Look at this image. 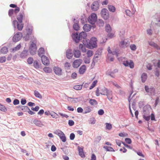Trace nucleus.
<instances>
[{"label": "nucleus", "instance_id": "nucleus-18", "mask_svg": "<svg viewBox=\"0 0 160 160\" xmlns=\"http://www.w3.org/2000/svg\"><path fill=\"white\" fill-rule=\"evenodd\" d=\"M145 89L148 93H152L154 92L155 89L153 87L149 88L148 86H145Z\"/></svg>", "mask_w": 160, "mask_h": 160}, {"label": "nucleus", "instance_id": "nucleus-33", "mask_svg": "<svg viewBox=\"0 0 160 160\" xmlns=\"http://www.w3.org/2000/svg\"><path fill=\"white\" fill-rule=\"evenodd\" d=\"M149 44L150 46L156 48L157 49H159V46L156 44L154 42H149Z\"/></svg>", "mask_w": 160, "mask_h": 160}, {"label": "nucleus", "instance_id": "nucleus-28", "mask_svg": "<svg viewBox=\"0 0 160 160\" xmlns=\"http://www.w3.org/2000/svg\"><path fill=\"white\" fill-rule=\"evenodd\" d=\"M141 78L142 82H144L147 78V74L145 73H143L141 75Z\"/></svg>", "mask_w": 160, "mask_h": 160}, {"label": "nucleus", "instance_id": "nucleus-25", "mask_svg": "<svg viewBox=\"0 0 160 160\" xmlns=\"http://www.w3.org/2000/svg\"><path fill=\"white\" fill-rule=\"evenodd\" d=\"M23 13H20L17 17V18L20 23H22V21Z\"/></svg>", "mask_w": 160, "mask_h": 160}, {"label": "nucleus", "instance_id": "nucleus-24", "mask_svg": "<svg viewBox=\"0 0 160 160\" xmlns=\"http://www.w3.org/2000/svg\"><path fill=\"white\" fill-rule=\"evenodd\" d=\"M91 26L89 24H86L83 27V30L86 32H88L91 30Z\"/></svg>", "mask_w": 160, "mask_h": 160}, {"label": "nucleus", "instance_id": "nucleus-26", "mask_svg": "<svg viewBox=\"0 0 160 160\" xmlns=\"http://www.w3.org/2000/svg\"><path fill=\"white\" fill-rule=\"evenodd\" d=\"M108 9L111 12H114L116 11V8L114 6L112 5H108Z\"/></svg>", "mask_w": 160, "mask_h": 160}, {"label": "nucleus", "instance_id": "nucleus-44", "mask_svg": "<svg viewBox=\"0 0 160 160\" xmlns=\"http://www.w3.org/2000/svg\"><path fill=\"white\" fill-rule=\"evenodd\" d=\"M34 95L38 98H42V95L38 91H34Z\"/></svg>", "mask_w": 160, "mask_h": 160}, {"label": "nucleus", "instance_id": "nucleus-63", "mask_svg": "<svg viewBox=\"0 0 160 160\" xmlns=\"http://www.w3.org/2000/svg\"><path fill=\"white\" fill-rule=\"evenodd\" d=\"M75 137V134L73 133H71L70 135V138L71 140L74 139Z\"/></svg>", "mask_w": 160, "mask_h": 160}, {"label": "nucleus", "instance_id": "nucleus-37", "mask_svg": "<svg viewBox=\"0 0 160 160\" xmlns=\"http://www.w3.org/2000/svg\"><path fill=\"white\" fill-rule=\"evenodd\" d=\"M108 51L109 53H112L113 55H115L117 57L118 56V53H117V52L116 51L112 52L110 50V47H108Z\"/></svg>", "mask_w": 160, "mask_h": 160}, {"label": "nucleus", "instance_id": "nucleus-5", "mask_svg": "<svg viewBox=\"0 0 160 160\" xmlns=\"http://www.w3.org/2000/svg\"><path fill=\"white\" fill-rule=\"evenodd\" d=\"M55 133L60 138L62 141L65 142L66 141V138L64 133L61 131L58 130H57Z\"/></svg>", "mask_w": 160, "mask_h": 160}, {"label": "nucleus", "instance_id": "nucleus-9", "mask_svg": "<svg viewBox=\"0 0 160 160\" xmlns=\"http://www.w3.org/2000/svg\"><path fill=\"white\" fill-rule=\"evenodd\" d=\"M22 36V33L21 32L17 33L13 36L12 40L14 42H17L21 39Z\"/></svg>", "mask_w": 160, "mask_h": 160}, {"label": "nucleus", "instance_id": "nucleus-12", "mask_svg": "<svg viewBox=\"0 0 160 160\" xmlns=\"http://www.w3.org/2000/svg\"><path fill=\"white\" fill-rule=\"evenodd\" d=\"M147 108L146 107H144L143 108V111L144 113V115H143V118H144L146 121H148L150 119V116H147L146 115L148 114H149V113H148V110L147 111Z\"/></svg>", "mask_w": 160, "mask_h": 160}, {"label": "nucleus", "instance_id": "nucleus-15", "mask_svg": "<svg viewBox=\"0 0 160 160\" xmlns=\"http://www.w3.org/2000/svg\"><path fill=\"white\" fill-rule=\"evenodd\" d=\"M53 71L56 74L61 75L62 73V69L58 67H54L53 68Z\"/></svg>", "mask_w": 160, "mask_h": 160}, {"label": "nucleus", "instance_id": "nucleus-49", "mask_svg": "<svg viewBox=\"0 0 160 160\" xmlns=\"http://www.w3.org/2000/svg\"><path fill=\"white\" fill-rule=\"evenodd\" d=\"M21 108L24 112L28 111V109H29V108L27 106H22Z\"/></svg>", "mask_w": 160, "mask_h": 160}, {"label": "nucleus", "instance_id": "nucleus-47", "mask_svg": "<svg viewBox=\"0 0 160 160\" xmlns=\"http://www.w3.org/2000/svg\"><path fill=\"white\" fill-rule=\"evenodd\" d=\"M21 48V45L20 44L18 45L16 47L13 48L12 49V51L13 52H15L19 50Z\"/></svg>", "mask_w": 160, "mask_h": 160}, {"label": "nucleus", "instance_id": "nucleus-61", "mask_svg": "<svg viewBox=\"0 0 160 160\" xmlns=\"http://www.w3.org/2000/svg\"><path fill=\"white\" fill-rule=\"evenodd\" d=\"M104 113V111L102 109H100L98 112V114L100 115H102Z\"/></svg>", "mask_w": 160, "mask_h": 160}, {"label": "nucleus", "instance_id": "nucleus-10", "mask_svg": "<svg viewBox=\"0 0 160 160\" xmlns=\"http://www.w3.org/2000/svg\"><path fill=\"white\" fill-rule=\"evenodd\" d=\"M88 40H83V44H80L79 45V48L81 50L82 52H86V49L85 48L86 45L87 44V42Z\"/></svg>", "mask_w": 160, "mask_h": 160}, {"label": "nucleus", "instance_id": "nucleus-40", "mask_svg": "<svg viewBox=\"0 0 160 160\" xmlns=\"http://www.w3.org/2000/svg\"><path fill=\"white\" fill-rule=\"evenodd\" d=\"M8 51V49L7 47H4L2 48L1 52L2 53L5 54Z\"/></svg>", "mask_w": 160, "mask_h": 160}, {"label": "nucleus", "instance_id": "nucleus-43", "mask_svg": "<svg viewBox=\"0 0 160 160\" xmlns=\"http://www.w3.org/2000/svg\"><path fill=\"white\" fill-rule=\"evenodd\" d=\"M82 85H76L74 86L73 88L76 90H81L82 88Z\"/></svg>", "mask_w": 160, "mask_h": 160}, {"label": "nucleus", "instance_id": "nucleus-58", "mask_svg": "<svg viewBox=\"0 0 160 160\" xmlns=\"http://www.w3.org/2000/svg\"><path fill=\"white\" fill-rule=\"evenodd\" d=\"M39 109V107L38 106H36L35 108L32 107L31 108V110L35 111H38Z\"/></svg>", "mask_w": 160, "mask_h": 160}, {"label": "nucleus", "instance_id": "nucleus-6", "mask_svg": "<svg viewBox=\"0 0 160 160\" xmlns=\"http://www.w3.org/2000/svg\"><path fill=\"white\" fill-rule=\"evenodd\" d=\"M129 44V41L128 39H124L120 42L119 45L121 48H125L128 47Z\"/></svg>", "mask_w": 160, "mask_h": 160}, {"label": "nucleus", "instance_id": "nucleus-59", "mask_svg": "<svg viewBox=\"0 0 160 160\" xmlns=\"http://www.w3.org/2000/svg\"><path fill=\"white\" fill-rule=\"evenodd\" d=\"M70 98L72 99L71 100V101L72 103L76 102H77L78 98Z\"/></svg>", "mask_w": 160, "mask_h": 160}, {"label": "nucleus", "instance_id": "nucleus-57", "mask_svg": "<svg viewBox=\"0 0 160 160\" xmlns=\"http://www.w3.org/2000/svg\"><path fill=\"white\" fill-rule=\"evenodd\" d=\"M125 141L126 143L128 144H131L132 142L131 139L129 138H127L125 139Z\"/></svg>", "mask_w": 160, "mask_h": 160}, {"label": "nucleus", "instance_id": "nucleus-23", "mask_svg": "<svg viewBox=\"0 0 160 160\" xmlns=\"http://www.w3.org/2000/svg\"><path fill=\"white\" fill-rule=\"evenodd\" d=\"M28 55V51L27 50H23L21 53L20 56L22 58H24Z\"/></svg>", "mask_w": 160, "mask_h": 160}, {"label": "nucleus", "instance_id": "nucleus-8", "mask_svg": "<svg viewBox=\"0 0 160 160\" xmlns=\"http://www.w3.org/2000/svg\"><path fill=\"white\" fill-rule=\"evenodd\" d=\"M123 64L126 67H129L131 68H133L134 67V63L132 60H126L124 61Z\"/></svg>", "mask_w": 160, "mask_h": 160}, {"label": "nucleus", "instance_id": "nucleus-39", "mask_svg": "<svg viewBox=\"0 0 160 160\" xmlns=\"http://www.w3.org/2000/svg\"><path fill=\"white\" fill-rule=\"evenodd\" d=\"M105 30L107 32H110L112 30L109 24H107L105 26Z\"/></svg>", "mask_w": 160, "mask_h": 160}, {"label": "nucleus", "instance_id": "nucleus-48", "mask_svg": "<svg viewBox=\"0 0 160 160\" xmlns=\"http://www.w3.org/2000/svg\"><path fill=\"white\" fill-rule=\"evenodd\" d=\"M106 128L108 130H110L112 128V125L110 123H106L105 124Z\"/></svg>", "mask_w": 160, "mask_h": 160}, {"label": "nucleus", "instance_id": "nucleus-50", "mask_svg": "<svg viewBox=\"0 0 160 160\" xmlns=\"http://www.w3.org/2000/svg\"><path fill=\"white\" fill-rule=\"evenodd\" d=\"M73 28L76 31H78L79 29V26L77 23H75L73 24Z\"/></svg>", "mask_w": 160, "mask_h": 160}, {"label": "nucleus", "instance_id": "nucleus-46", "mask_svg": "<svg viewBox=\"0 0 160 160\" xmlns=\"http://www.w3.org/2000/svg\"><path fill=\"white\" fill-rule=\"evenodd\" d=\"M27 62L29 64H32L33 62V59L32 58L30 57L27 59Z\"/></svg>", "mask_w": 160, "mask_h": 160}, {"label": "nucleus", "instance_id": "nucleus-45", "mask_svg": "<svg viewBox=\"0 0 160 160\" xmlns=\"http://www.w3.org/2000/svg\"><path fill=\"white\" fill-rule=\"evenodd\" d=\"M50 115L53 118H58V115L55 112H53L50 113Z\"/></svg>", "mask_w": 160, "mask_h": 160}, {"label": "nucleus", "instance_id": "nucleus-53", "mask_svg": "<svg viewBox=\"0 0 160 160\" xmlns=\"http://www.w3.org/2000/svg\"><path fill=\"white\" fill-rule=\"evenodd\" d=\"M119 136L121 137H126L128 136V134L125 132H121L119 133Z\"/></svg>", "mask_w": 160, "mask_h": 160}, {"label": "nucleus", "instance_id": "nucleus-4", "mask_svg": "<svg viewBox=\"0 0 160 160\" xmlns=\"http://www.w3.org/2000/svg\"><path fill=\"white\" fill-rule=\"evenodd\" d=\"M97 16L96 14L92 13L88 17V22L92 24H94L97 20Z\"/></svg>", "mask_w": 160, "mask_h": 160}, {"label": "nucleus", "instance_id": "nucleus-16", "mask_svg": "<svg viewBox=\"0 0 160 160\" xmlns=\"http://www.w3.org/2000/svg\"><path fill=\"white\" fill-rule=\"evenodd\" d=\"M72 37L73 39L76 43H78L80 40L79 35L78 33L74 34L72 35Z\"/></svg>", "mask_w": 160, "mask_h": 160}, {"label": "nucleus", "instance_id": "nucleus-38", "mask_svg": "<svg viewBox=\"0 0 160 160\" xmlns=\"http://www.w3.org/2000/svg\"><path fill=\"white\" fill-rule=\"evenodd\" d=\"M44 71L46 73H50L51 72L52 70L50 68L45 67L43 69Z\"/></svg>", "mask_w": 160, "mask_h": 160}, {"label": "nucleus", "instance_id": "nucleus-17", "mask_svg": "<svg viewBox=\"0 0 160 160\" xmlns=\"http://www.w3.org/2000/svg\"><path fill=\"white\" fill-rule=\"evenodd\" d=\"M87 68L85 65H83L80 67L79 70V73L80 74H83L86 72Z\"/></svg>", "mask_w": 160, "mask_h": 160}, {"label": "nucleus", "instance_id": "nucleus-60", "mask_svg": "<svg viewBox=\"0 0 160 160\" xmlns=\"http://www.w3.org/2000/svg\"><path fill=\"white\" fill-rule=\"evenodd\" d=\"M74 122L72 120H69L68 122V125L70 126H72L74 124Z\"/></svg>", "mask_w": 160, "mask_h": 160}, {"label": "nucleus", "instance_id": "nucleus-14", "mask_svg": "<svg viewBox=\"0 0 160 160\" xmlns=\"http://www.w3.org/2000/svg\"><path fill=\"white\" fill-rule=\"evenodd\" d=\"M99 8V4L98 1H95L93 2L91 6V8L92 10L96 11Z\"/></svg>", "mask_w": 160, "mask_h": 160}, {"label": "nucleus", "instance_id": "nucleus-29", "mask_svg": "<svg viewBox=\"0 0 160 160\" xmlns=\"http://www.w3.org/2000/svg\"><path fill=\"white\" fill-rule=\"evenodd\" d=\"M32 27H31L27 30V33L26 36V38L27 37H28L29 35L31 34L32 32Z\"/></svg>", "mask_w": 160, "mask_h": 160}, {"label": "nucleus", "instance_id": "nucleus-22", "mask_svg": "<svg viewBox=\"0 0 160 160\" xmlns=\"http://www.w3.org/2000/svg\"><path fill=\"white\" fill-rule=\"evenodd\" d=\"M45 53L44 49L43 48H40L38 49V54L39 56L41 57L42 56H44L43 55Z\"/></svg>", "mask_w": 160, "mask_h": 160}, {"label": "nucleus", "instance_id": "nucleus-11", "mask_svg": "<svg viewBox=\"0 0 160 160\" xmlns=\"http://www.w3.org/2000/svg\"><path fill=\"white\" fill-rule=\"evenodd\" d=\"M82 60L81 59H78L75 60L72 63V66L74 68H78L81 64Z\"/></svg>", "mask_w": 160, "mask_h": 160}, {"label": "nucleus", "instance_id": "nucleus-21", "mask_svg": "<svg viewBox=\"0 0 160 160\" xmlns=\"http://www.w3.org/2000/svg\"><path fill=\"white\" fill-rule=\"evenodd\" d=\"M73 55L74 57L76 58H79L81 55V52L79 50H74Z\"/></svg>", "mask_w": 160, "mask_h": 160}, {"label": "nucleus", "instance_id": "nucleus-41", "mask_svg": "<svg viewBox=\"0 0 160 160\" xmlns=\"http://www.w3.org/2000/svg\"><path fill=\"white\" fill-rule=\"evenodd\" d=\"M83 61L85 63L88 64L90 62V59L88 57H85L83 58Z\"/></svg>", "mask_w": 160, "mask_h": 160}, {"label": "nucleus", "instance_id": "nucleus-27", "mask_svg": "<svg viewBox=\"0 0 160 160\" xmlns=\"http://www.w3.org/2000/svg\"><path fill=\"white\" fill-rule=\"evenodd\" d=\"M79 35L80 40H81L82 39H85L86 37L87 34L85 32H82L80 33Z\"/></svg>", "mask_w": 160, "mask_h": 160}, {"label": "nucleus", "instance_id": "nucleus-7", "mask_svg": "<svg viewBox=\"0 0 160 160\" xmlns=\"http://www.w3.org/2000/svg\"><path fill=\"white\" fill-rule=\"evenodd\" d=\"M101 15L104 19L107 20L109 18V13L108 11L106 8L102 9L101 12Z\"/></svg>", "mask_w": 160, "mask_h": 160}, {"label": "nucleus", "instance_id": "nucleus-31", "mask_svg": "<svg viewBox=\"0 0 160 160\" xmlns=\"http://www.w3.org/2000/svg\"><path fill=\"white\" fill-rule=\"evenodd\" d=\"M103 148L105 149L107 151H111V152H114L115 151L111 147H109L108 146H104L103 147Z\"/></svg>", "mask_w": 160, "mask_h": 160}, {"label": "nucleus", "instance_id": "nucleus-30", "mask_svg": "<svg viewBox=\"0 0 160 160\" xmlns=\"http://www.w3.org/2000/svg\"><path fill=\"white\" fill-rule=\"evenodd\" d=\"M33 64L34 67L36 69H38L40 67V64L37 60L34 61Z\"/></svg>", "mask_w": 160, "mask_h": 160}, {"label": "nucleus", "instance_id": "nucleus-54", "mask_svg": "<svg viewBox=\"0 0 160 160\" xmlns=\"http://www.w3.org/2000/svg\"><path fill=\"white\" fill-rule=\"evenodd\" d=\"M71 66L70 64L68 62H66L64 64V67L66 69H68Z\"/></svg>", "mask_w": 160, "mask_h": 160}, {"label": "nucleus", "instance_id": "nucleus-3", "mask_svg": "<svg viewBox=\"0 0 160 160\" xmlns=\"http://www.w3.org/2000/svg\"><path fill=\"white\" fill-rule=\"evenodd\" d=\"M100 93L103 95H106L108 99L110 100L112 99V92L108 90L105 87L102 88L100 90Z\"/></svg>", "mask_w": 160, "mask_h": 160}, {"label": "nucleus", "instance_id": "nucleus-2", "mask_svg": "<svg viewBox=\"0 0 160 160\" xmlns=\"http://www.w3.org/2000/svg\"><path fill=\"white\" fill-rule=\"evenodd\" d=\"M97 38L95 37H92L91 38L88 43L87 42L86 47L90 49H92L97 47Z\"/></svg>", "mask_w": 160, "mask_h": 160}, {"label": "nucleus", "instance_id": "nucleus-42", "mask_svg": "<svg viewBox=\"0 0 160 160\" xmlns=\"http://www.w3.org/2000/svg\"><path fill=\"white\" fill-rule=\"evenodd\" d=\"M17 28L19 31H21L23 27V24L22 23L19 24H17Z\"/></svg>", "mask_w": 160, "mask_h": 160}, {"label": "nucleus", "instance_id": "nucleus-51", "mask_svg": "<svg viewBox=\"0 0 160 160\" xmlns=\"http://www.w3.org/2000/svg\"><path fill=\"white\" fill-rule=\"evenodd\" d=\"M7 109L4 106L0 104V110L4 112H5Z\"/></svg>", "mask_w": 160, "mask_h": 160}, {"label": "nucleus", "instance_id": "nucleus-55", "mask_svg": "<svg viewBox=\"0 0 160 160\" xmlns=\"http://www.w3.org/2000/svg\"><path fill=\"white\" fill-rule=\"evenodd\" d=\"M130 47L132 50L135 51L136 49V47L135 44H131Z\"/></svg>", "mask_w": 160, "mask_h": 160}, {"label": "nucleus", "instance_id": "nucleus-62", "mask_svg": "<svg viewBox=\"0 0 160 160\" xmlns=\"http://www.w3.org/2000/svg\"><path fill=\"white\" fill-rule=\"evenodd\" d=\"M19 101L17 99H15L13 102V103L14 105H16L19 104Z\"/></svg>", "mask_w": 160, "mask_h": 160}, {"label": "nucleus", "instance_id": "nucleus-64", "mask_svg": "<svg viewBox=\"0 0 160 160\" xmlns=\"http://www.w3.org/2000/svg\"><path fill=\"white\" fill-rule=\"evenodd\" d=\"M90 160H96V157L94 154H92Z\"/></svg>", "mask_w": 160, "mask_h": 160}, {"label": "nucleus", "instance_id": "nucleus-20", "mask_svg": "<svg viewBox=\"0 0 160 160\" xmlns=\"http://www.w3.org/2000/svg\"><path fill=\"white\" fill-rule=\"evenodd\" d=\"M73 54L72 52V50L70 49L68 50L66 52V56L67 58L68 59H70L72 58Z\"/></svg>", "mask_w": 160, "mask_h": 160}, {"label": "nucleus", "instance_id": "nucleus-1", "mask_svg": "<svg viewBox=\"0 0 160 160\" xmlns=\"http://www.w3.org/2000/svg\"><path fill=\"white\" fill-rule=\"evenodd\" d=\"M34 39L33 41L30 42V44L29 47V50L30 53L32 55H34L36 53L37 47L36 46V39L33 36Z\"/></svg>", "mask_w": 160, "mask_h": 160}, {"label": "nucleus", "instance_id": "nucleus-35", "mask_svg": "<svg viewBox=\"0 0 160 160\" xmlns=\"http://www.w3.org/2000/svg\"><path fill=\"white\" fill-rule=\"evenodd\" d=\"M84 113H87L89 112H90L91 111V109L89 107H85L84 108Z\"/></svg>", "mask_w": 160, "mask_h": 160}, {"label": "nucleus", "instance_id": "nucleus-34", "mask_svg": "<svg viewBox=\"0 0 160 160\" xmlns=\"http://www.w3.org/2000/svg\"><path fill=\"white\" fill-rule=\"evenodd\" d=\"M89 102L92 105H97L98 104V102L96 100L93 99H90L89 100Z\"/></svg>", "mask_w": 160, "mask_h": 160}, {"label": "nucleus", "instance_id": "nucleus-32", "mask_svg": "<svg viewBox=\"0 0 160 160\" xmlns=\"http://www.w3.org/2000/svg\"><path fill=\"white\" fill-rule=\"evenodd\" d=\"M99 27H102L104 25V22L102 20L99 19L97 23Z\"/></svg>", "mask_w": 160, "mask_h": 160}, {"label": "nucleus", "instance_id": "nucleus-19", "mask_svg": "<svg viewBox=\"0 0 160 160\" xmlns=\"http://www.w3.org/2000/svg\"><path fill=\"white\" fill-rule=\"evenodd\" d=\"M78 150L79 152V155L82 158H83L85 157V155L83 152V148L78 146Z\"/></svg>", "mask_w": 160, "mask_h": 160}, {"label": "nucleus", "instance_id": "nucleus-56", "mask_svg": "<svg viewBox=\"0 0 160 160\" xmlns=\"http://www.w3.org/2000/svg\"><path fill=\"white\" fill-rule=\"evenodd\" d=\"M13 13L14 10L12 9H10L8 12L9 16L10 17H11L13 15Z\"/></svg>", "mask_w": 160, "mask_h": 160}, {"label": "nucleus", "instance_id": "nucleus-36", "mask_svg": "<svg viewBox=\"0 0 160 160\" xmlns=\"http://www.w3.org/2000/svg\"><path fill=\"white\" fill-rule=\"evenodd\" d=\"M86 54L87 57L90 58L93 55V53L92 50H88L87 51Z\"/></svg>", "mask_w": 160, "mask_h": 160}, {"label": "nucleus", "instance_id": "nucleus-13", "mask_svg": "<svg viewBox=\"0 0 160 160\" xmlns=\"http://www.w3.org/2000/svg\"><path fill=\"white\" fill-rule=\"evenodd\" d=\"M41 58L42 62L44 65L47 66L49 65L50 63L49 60L47 57L45 56H42Z\"/></svg>", "mask_w": 160, "mask_h": 160}, {"label": "nucleus", "instance_id": "nucleus-52", "mask_svg": "<svg viewBox=\"0 0 160 160\" xmlns=\"http://www.w3.org/2000/svg\"><path fill=\"white\" fill-rule=\"evenodd\" d=\"M6 58L5 57H0V63H3L6 62Z\"/></svg>", "mask_w": 160, "mask_h": 160}]
</instances>
